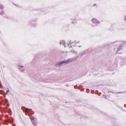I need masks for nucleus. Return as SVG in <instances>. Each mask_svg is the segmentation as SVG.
<instances>
[{
	"label": "nucleus",
	"instance_id": "1",
	"mask_svg": "<svg viewBox=\"0 0 126 126\" xmlns=\"http://www.w3.org/2000/svg\"><path fill=\"white\" fill-rule=\"evenodd\" d=\"M71 61L72 60L71 59H69L66 60L62 61L61 62H59L56 65V66H61L71 62Z\"/></svg>",
	"mask_w": 126,
	"mask_h": 126
},
{
	"label": "nucleus",
	"instance_id": "2",
	"mask_svg": "<svg viewBox=\"0 0 126 126\" xmlns=\"http://www.w3.org/2000/svg\"><path fill=\"white\" fill-rule=\"evenodd\" d=\"M30 118L31 120V121L34 126H36L37 125V119L35 118L33 116H31Z\"/></svg>",
	"mask_w": 126,
	"mask_h": 126
},
{
	"label": "nucleus",
	"instance_id": "3",
	"mask_svg": "<svg viewBox=\"0 0 126 126\" xmlns=\"http://www.w3.org/2000/svg\"><path fill=\"white\" fill-rule=\"evenodd\" d=\"M70 43H69V44H67L68 46L69 47V45H70V46L71 47H72V46H75L76 45V43L75 41L73 43H71V41H70Z\"/></svg>",
	"mask_w": 126,
	"mask_h": 126
},
{
	"label": "nucleus",
	"instance_id": "4",
	"mask_svg": "<svg viewBox=\"0 0 126 126\" xmlns=\"http://www.w3.org/2000/svg\"><path fill=\"white\" fill-rule=\"evenodd\" d=\"M92 22L94 23H97L98 24L99 23V21H97L96 19L95 18H93L92 19Z\"/></svg>",
	"mask_w": 126,
	"mask_h": 126
},
{
	"label": "nucleus",
	"instance_id": "5",
	"mask_svg": "<svg viewBox=\"0 0 126 126\" xmlns=\"http://www.w3.org/2000/svg\"><path fill=\"white\" fill-rule=\"evenodd\" d=\"M60 44H63L64 46L65 47H66V45H65V42L64 41H60Z\"/></svg>",
	"mask_w": 126,
	"mask_h": 126
},
{
	"label": "nucleus",
	"instance_id": "6",
	"mask_svg": "<svg viewBox=\"0 0 126 126\" xmlns=\"http://www.w3.org/2000/svg\"><path fill=\"white\" fill-rule=\"evenodd\" d=\"M71 52H72V53H74L75 54H76L77 53V51H76L74 50H71Z\"/></svg>",
	"mask_w": 126,
	"mask_h": 126
},
{
	"label": "nucleus",
	"instance_id": "7",
	"mask_svg": "<svg viewBox=\"0 0 126 126\" xmlns=\"http://www.w3.org/2000/svg\"><path fill=\"white\" fill-rule=\"evenodd\" d=\"M122 48V47L121 46H120L118 48V50L117 51V52H118Z\"/></svg>",
	"mask_w": 126,
	"mask_h": 126
},
{
	"label": "nucleus",
	"instance_id": "8",
	"mask_svg": "<svg viewBox=\"0 0 126 126\" xmlns=\"http://www.w3.org/2000/svg\"><path fill=\"white\" fill-rule=\"evenodd\" d=\"M0 8L1 9H2L3 8V6L2 5H1L0 4Z\"/></svg>",
	"mask_w": 126,
	"mask_h": 126
},
{
	"label": "nucleus",
	"instance_id": "9",
	"mask_svg": "<svg viewBox=\"0 0 126 126\" xmlns=\"http://www.w3.org/2000/svg\"><path fill=\"white\" fill-rule=\"evenodd\" d=\"M29 110V109L28 108H27L26 109L25 111L26 112H27Z\"/></svg>",
	"mask_w": 126,
	"mask_h": 126
},
{
	"label": "nucleus",
	"instance_id": "10",
	"mask_svg": "<svg viewBox=\"0 0 126 126\" xmlns=\"http://www.w3.org/2000/svg\"><path fill=\"white\" fill-rule=\"evenodd\" d=\"M9 92V90H8L7 91L6 93L5 94H8V93Z\"/></svg>",
	"mask_w": 126,
	"mask_h": 126
},
{
	"label": "nucleus",
	"instance_id": "11",
	"mask_svg": "<svg viewBox=\"0 0 126 126\" xmlns=\"http://www.w3.org/2000/svg\"><path fill=\"white\" fill-rule=\"evenodd\" d=\"M125 20H126V16L125 17Z\"/></svg>",
	"mask_w": 126,
	"mask_h": 126
},
{
	"label": "nucleus",
	"instance_id": "12",
	"mask_svg": "<svg viewBox=\"0 0 126 126\" xmlns=\"http://www.w3.org/2000/svg\"><path fill=\"white\" fill-rule=\"evenodd\" d=\"M23 67V66H21V67Z\"/></svg>",
	"mask_w": 126,
	"mask_h": 126
}]
</instances>
